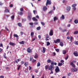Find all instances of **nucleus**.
<instances>
[{
	"instance_id": "nucleus-1",
	"label": "nucleus",
	"mask_w": 78,
	"mask_h": 78,
	"mask_svg": "<svg viewBox=\"0 0 78 78\" xmlns=\"http://www.w3.org/2000/svg\"><path fill=\"white\" fill-rule=\"evenodd\" d=\"M70 66H71L73 67L74 68V72H77V70H78V69L75 68V67H76V66L75 65V64H74L73 62H71L70 63Z\"/></svg>"
},
{
	"instance_id": "nucleus-2",
	"label": "nucleus",
	"mask_w": 78,
	"mask_h": 78,
	"mask_svg": "<svg viewBox=\"0 0 78 78\" xmlns=\"http://www.w3.org/2000/svg\"><path fill=\"white\" fill-rule=\"evenodd\" d=\"M56 73H59V72L60 71V69L59 68V67L57 66L55 69Z\"/></svg>"
},
{
	"instance_id": "nucleus-3",
	"label": "nucleus",
	"mask_w": 78,
	"mask_h": 78,
	"mask_svg": "<svg viewBox=\"0 0 78 78\" xmlns=\"http://www.w3.org/2000/svg\"><path fill=\"white\" fill-rule=\"evenodd\" d=\"M51 1L49 0H47V2L46 3V6H47L48 5H51Z\"/></svg>"
},
{
	"instance_id": "nucleus-4",
	"label": "nucleus",
	"mask_w": 78,
	"mask_h": 78,
	"mask_svg": "<svg viewBox=\"0 0 78 78\" xmlns=\"http://www.w3.org/2000/svg\"><path fill=\"white\" fill-rule=\"evenodd\" d=\"M54 42L55 44H57V43H59L61 42V40L59 39H57L56 40H54Z\"/></svg>"
},
{
	"instance_id": "nucleus-5",
	"label": "nucleus",
	"mask_w": 78,
	"mask_h": 78,
	"mask_svg": "<svg viewBox=\"0 0 78 78\" xmlns=\"http://www.w3.org/2000/svg\"><path fill=\"white\" fill-rule=\"evenodd\" d=\"M49 35L50 36H53V30H51L49 33Z\"/></svg>"
},
{
	"instance_id": "nucleus-6",
	"label": "nucleus",
	"mask_w": 78,
	"mask_h": 78,
	"mask_svg": "<svg viewBox=\"0 0 78 78\" xmlns=\"http://www.w3.org/2000/svg\"><path fill=\"white\" fill-rule=\"evenodd\" d=\"M27 51L28 53H31L32 52V50L30 49V47H28V49H27Z\"/></svg>"
},
{
	"instance_id": "nucleus-7",
	"label": "nucleus",
	"mask_w": 78,
	"mask_h": 78,
	"mask_svg": "<svg viewBox=\"0 0 78 78\" xmlns=\"http://www.w3.org/2000/svg\"><path fill=\"white\" fill-rule=\"evenodd\" d=\"M73 54L75 56H78V52L77 51H74Z\"/></svg>"
},
{
	"instance_id": "nucleus-8",
	"label": "nucleus",
	"mask_w": 78,
	"mask_h": 78,
	"mask_svg": "<svg viewBox=\"0 0 78 78\" xmlns=\"http://www.w3.org/2000/svg\"><path fill=\"white\" fill-rule=\"evenodd\" d=\"M53 65H50L49 66V68L48 69V70H51V69H53Z\"/></svg>"
},
{
	"instance_id": "nucleus-9",
	"label": "nucleus",
	"mask_w": 78,
	"mask_h": 78,
	"mask_svg": "<svg viewBox=\"0 0 78 78\" xmlns=\"http://www.w3.org/2000/svg\"><path fill=\"white\" fill-rule=\"evenodd\" d=\"M9 45H12V46H14V45H15V43H12L11 41H10L9 43Z\"/></svg>"
},
{
	"instance_id": "nucleus-10",
	"label": "nucleus",
	"mask_w": 78,
	"mask_h": 78,
	"mask_svg": "<svg viewBox=\"0 0 78 78\" xmlns=\"http://www.w3.org/2000/svg\"><path fill=\"white\" fill-rule=\"evenodd\" d=\"M37 57H38V55H37V53H36L35 54V55L34 56V58L35 59H37Z\"/></svg>"
},
{
	"instance_id": "nucleus-11",
	"label": "nucleus",
	"mask_w": 78,
	"mask_h": 78,
	"mask_svg": "<svg viewBox=\"0 0 78 78\" xmlns=\"http://www.w3.org/2000/svg\"><path fill=\"white\" fill-rule=\"evenodd\" d=\"M19 43L20 44H22L23 45V44H25V41H21L19 42Z\"/></svg>"
},
{
	"instance_id": "nucleus-12",
	"label": "nucleus",
	"mask_w": 78,
	"mask_h": 78,
	"mask_svg": "<svg viewBox=\"0 0 78 78\" xmlns=\"http://www.w3.org/2000/svg\"><path fill=\"white\" fill-rule=\"evenodd\" d=\"M32 20L34 21H36L37 22V21H38V20H37L36 19L35 17H34L33 18Z\"/></svg>"
},
{
	"instance_id": "nucleus-13",
	"label": "nucleus",
	"mask_w": 78,
	"mask_h": 78,
	"mask_svg": "<svg viewBox=\"0 0 78 78\" xmlns=\"http://www.w3.org/2000/svg\"><path fill=\"white\" fill-rule=\"evenodd\" d=\"M45 69L46 70L48 69L49 68V65H48L45 66Z\"/></svg>"
},
{
	"instance_id": "nucleus-14",
	"label": "nucleus",
	"mask_w": 78,
	"mask_h": 78,
	"mask_svg": "<svg viewBox=\"0 0 78 78\" xmlns=\"http://www.w3.org/2000/svg\"><path fill=\"white\" fill-rule=\"evenodd\" d=\"M45 52V48L44 47L43 48V50H42V52L43 53H44Z\"/></svg>"
},
{
	"instance_id": "nucleus-15",
	"label": "nucleus",
	"mask_w": 78,
	"mask_h": 78,
	"mask_svg": "<svg viewBox=\"0 0 78 78\" xmlns=\"http://www.w3.org/2000/svg\"><path fill=\"white\" fill-rule=\"evenodd\" d=\"M43 11H46V10L47 9V7L45 6H44L43 8Z\"/></svg>"
},
{
	"instance_id": "nucleus-16",
	"label": "nucleus",
	"mask_w": 78,
	"mask_h": 78,
	"mask_svg": "<svg viewBox=\"0 0 78 78\" xmlns=\"http://www.w3.org/2000/svg\"><path fill=\"white\" fill-rule=\"evenodd\" d=\"M67 53V51L66 50H63L62 51V53L63 54H64V55H65V54H66Z\"/></svg>"
},
{
	"instance_id": "nucleus-17",
	"label": "nucleus",
	"mask_w": 78,
	"mask_h": 78,
	"mask_svg": "<svg viewBox=\"0 0 78 78\" xmlns=\"http://www.w3.org/2000/svg\"><path fill=\"white\" fill-rule=\"evenodd\" d=\"M60 46L62 47L64 45V44L62 42H60Z\"/></svg>"
},
{
	"instance_id": "nucleus-18",
	"label": "nucleus",
	"mask_w": 78,
	"mask_h": 78,
	"mask_svg": "<svg viewBox=\"0 0 78 78\" xmlns=\"http://www.w3.org/2000/svg\"><path fill=\"white\" fill-rule=\"evenodd\" d=\"M58 19V18H57L56 16L54 17V21H55V20H57Z\"/></svg>"
},
{
	"instance_id": "nucleus-19",
	"label": "nucleus",
	"mask_w": 78,
	"mask_h": 78,
	"mask_svg": "<svg viewBox=\"0 0 78 78\" xmlns=\"http://www.w3.org/2000/svg\"><path fill=\"white\" fill-rule=\"evenodd\" d=\"M5 12H9V10L8 9H6L4 11Z\"/></svg>"
},
{
	"instance_id": "nucleus-20",
	"label": "nucleus",
	"mask_w": 78,
	"mask_h": 78,
	"mask_svg": "<svg viewBox=\"0 0 78 78\" xmlns=\"http://www.w3.org/2000/svg\"><path fill=\"white\" fill-rule=\"evenodd\" d=\"M15 17V16L14 15H13L11 17V18L12 19V20H13L14 19V18Z\"/></svg>"
},
{
	"instance_id": "nucleus-21",
	"label": "nucleus",
	"mask_w": 78,
	"mask_h": 78,
	"mask_svg": "<svg viewBox=\"0 0 78 78\" xmlns=\"http://www.w3.org/2000/svg\"><path fill=\"white\" fill-rule=\"evenodd\" d=\"M18 25L19 26V27H21L22 26V24L20 23H17Z\"/></svg>"
},
{
	"instance_id": "nucleus-22",
	"label": "nucleus",
	"mask_w": 78,
	"mask_h": 78,
	"mask_svg": "<svg viewBox=\"0 0 78 78\" xmlns=\"http://www.w3.org/2000/svg\"><path fill=\"white\" fill-rule=\"evenodd\" d=\"M71 9V8L70 6H68L67 8V11H70Z\"/></svg>"
},
{
	"instance_id": "nucleus-23",
	"label": "nucleus",
	"mask_w": 78,
	"mask_h": 78,
	"mask_svg": "<svg viewBox=\"0 0 78 78\" xmlns=\"http://www.w3.org/2000/svg\"><path fill=\"white\" fill-rule=\"evenodd\" d=\"M61 19H65L64 15H62V16L61 17Z\"/></svg>"
},
{
	"instance_id": "nucleus-24",
	"label": "nucleus",
	"mask_w": 78,
	"mask_h": 78,
	"mask_svg": "<svg viewBox=\"0 0 78 78\" xmlns=\"http://www.w3.org/2000/svg\"><path fill=\"white\" fill-rule=\"evenodd\" d=\"M30 35L32 37H33V36H34V32H31L30 34Z\"/></svg>"
},
{
	"instance_id": "nucleus-25",
	"label": "nucleus",
	"mask_w": 78,
	"mask_h": 78,
	"mask_svg": "<svg viewBox=\"0 0 78 78\" xmlns=\"http://www.w3.org/2000/svg\"><path fill=\"white\" fill-rule=\"evenodd\" d=\"M46 43H47V44H46L47 46H48V45H50V43L48 41L46 42Z\"/></svg>"
},
{
	"instance_id": "nucleus-26",
	"label": "nucleus",
	"mask_w": 78,
	"mask_h": 78,
	"mask_svg": "<svg viewBox=\"0 0 78 78\" xmlns=\"http://www.w3.org/2000/svg\"><path fill=\"white\" fill-rule=\"evenodd\" d=\"M3 56L4 58H5V59H7V57H6V53H4V54L3 55Z\"/></svg>"
},
{
	"instance_id": "nucleus-27",
	"label": "nucleus",
	"mask_w": 78,
	"mask_h": 78,
	"mask_svg": "<svg viewBox=\"0 0 78 78\" xmlns=\"http://www.w3.org/2000/svg\"><path fill=\"white\" fill-rule=\"evenodd\" d=\"M13 36H14V37H19V36L17 34H14L13 35Z\"/></svg>"
},
{
	"instance_id": "nucleus-28",
	"label": "nucleus",
	"mask_w": 78,
	"mask_h": 78,
	"mask_svg": "<svg viewBox=\"0 0 78 78\" xmlns=\"http://www.w3.org/2000/svg\"><path fill=\"white\" fill-rule=\"evenodd\" d=\"M37 67H39V66H41V63H40V62H38L37 63Z\"/></svg>"
},
{
	"instance_id": "nucleus-29",
	"label": "nucleus",
	"mask_w": 78,
	"mask_h": 78,
	"mask_svg": "<svg viewBox=\"0 0 78 78\" xmlns=\"http://www.w3.org/2000/svg\"><path fill=\"white\" fill-rule=\"evenodd\" d=\"M51 64L52 66H54V62H53V61H51Z\"/></svg>"
},
{
	"instance_id": "nucleus-30",
	"label": "nucleus",
	"mask_w": 78,
	"mask_h": 78,
	"mask_svg": "<svg viewBox=\"0 0 78 78\" xmlns=\"http://www.w3.org/2000/svg\"><path fill=\"white\" fill-rule=\"evenodd\" d=\"M62 63H58V66H62Z\"/></svg>"
},
{
	"instance_id": "nucleus-31",
	"label": "nucleus",
	"mask_w": 78,
	"mask_h": 78,
	"mask_svg": "<svg viewBox=\"0 0 78 78\" xmlns=\"http://www.w3.org/2000/svg\"><path fill=\"white\" fill-rule=\"evenodd\" d=\"M76 6V4H73L72 5V7H73V8H75V6Z\"/></svg>"
},
{
	"instance_id": "nucleus-32",
	"label": "nucleus",
	"mask_w": 78,
	"mask_h": 78,
	"mask_svg": "<svg viewBox=\"0 0 78 78\" xmlns=\"http://www.w3.org/2000/svg\"><path fill=\"white\" fill-rule=\"evenodd\" d=\"M28 62H26L24 64V66H26V67H27V66L28 65Z\"/></svg>"
},
{
	"instance_id": "nucleus-33",
	"label": "nucleus",
	"mask_w": 78,
	"mask_h": 78,
	"mask_svg": "<svg viewBox=\"0 0 78 78\" xmlns=\"http://www.w3.org/2000/svg\"><path fill=\"white\" fill-rule=\"evenodd\" d=\"M18 14H19V15H20L21 16H22L23 14V12H20L18 13Z\"/></svg>"
},
{
	"instance_id": "nucleus-34",
	"label": "nucleus",
	"mask_w": 78,
	"mask_h": 78,
	"mask_svg": "<svg viewBox=\"0 0 78 78\" xmlns=\"http://www.w3.org/2000/svg\"><path fill=\"white\" fill-rule=\"evenodd\" d=\"M74 22L75 23H78V20H76L74 21Z\"/></svg>"
},
{
	"instance_id": "nucleus-35",
	"label": "nucleus",
	"mask_w": 78,
	"mask_h": 78,
	"mask_svg": "<svg viewBox=\"0 0 78 78\" xmlns=\"http://www.w3.org/2000/svg\"><path fill=\"white\" fill-rule=\"evenodd\" d=\"M78 34V31H76L74 32V34Z\"/></svg>"
},
{
	"instance_id": "nucleus-36",
	"label": "nucleus",
	"mask_w": 78,
	"mask_h": 78,
	"mask_svg": "<svg viewBox=\"0 0 78 78\" xmlns=\"http://www.w3.org/2000/svg\"><path fill=\"white\" fill-rule=\"evenodd\" d=\"M37 30H41V27H38L37 28Z\"/></svg>"
},
{
	"instance_id": "nucleus-37",
	"label": "nucleus",
	"mask_w": 78,
	"mask_h": 78,
	"mask_svg": "<svg viewBox=\"0 0 78 78\" xmlns=\"http://www.w3.org/2000/svg\"><path fill=\"white\" fill-rule=\"evenodd\" d=\"M33 12L34 14H37V11L36 10H33Z\"/></svg>"
},
{
	"instance_id": "nucleus-38",
	"label": "nucleus",
	"mask_w": 78,
	"mask_h": 78,
	"mask_svg": "<svg viewBox=\"0 0 78 78\" xmlns=\"http://www.w3.org/2000/svg\"><path fill=\"white\" fill-rule=\"evenodd\" d=\"M41 25H43V26H44V25H45V23L41 21Z\"/></svg>"
},
{
	"instance_id": "nucleus-39",
	"label": "nucleus",
	"mask_w": 78,
	"mask_h": 78,
	"mask_svg": "<svg viewBox=\"0 0 78 78\" xmlns=\"http://www.w3.org/2000/svg\"><path fill=\"white\" fill-rule=\"evenodd\" d=\"M51 60L49 59L47 60V62H48V63H50L51 62Z\"/></svg>"
},
{
	"instance_id": "nucleus-40",
	"label": "nucleus",
	"mask_w": 78,
	"mask_h": 78,
	"mask_svg": "<svg viewBox=\"0 0 78 78\" xmlns=\"http://www.w3.org/2000/svg\"><path fill=\"white\" fill-rule=\"evenodd\" d=\"M33 57L30 56V61H32L33 60Z\"/></svg>"
},
{
	"instance_id": "nucleus-41",
	"label": "nucleus",
	"mask_w": 78,
	"mask_h": 78,
	"mask_svg": "<svg viewBox=\"0 0 78 78\" xmlns=\"http://www.w3.org/2000/svg\"><path fill=\"white\" fill-rule=\"evenodd\" d=\"M74 68H72L71 69V72H74Z\"/></svg>"
},
{
	"instance_id": "nucleus-42",
	"label": "nucleus",
	"mask_w": 78,
	"mask_h": 78,
	"mask_svg": "<svg viewBox=\"0 0 78 78\" xmlns=\"http://www.w3.org/2000/svg\"><path fill=\"white\" fill-rule=\"evenodd\" d=\"M74 43L75 45H78V41H75Z\"/></svg>"
},
{
	"instance_id": "nucleus-43",
	"label": "nucleus",
	"mask_w": 78,
	"mask_h": 78,
	"mask_svg": "<svg viewBox=\"0 0 78 78\" xmlns=\"http://www.w3.org/2000/svg\"><path fill=\"white\" fill-rule=\"evenodd\" d=\"M65 31H66V29H64L63 30H62V32H65Z\"/></svg>"
},
{
	"instance_id": "nucleus-44",
	"label": "nucleus",
	"mask_w": 78,
	"mask_h": 78,
	"mask_svg": "<svg viewBox=\"0 0 78 78\" xmlns=\"http://www.w3.org/2000/svg\"><path fill=\"white\" fill-rule=\"evenodd\" d=\"M68 58H69V55H67L66 57L65 58V59L66 60H67L68 59Z\"/></svg>"
},
{
	"instance_id": "nucleus-45",
	"label": "nucleus",
	"mask_w": 78,
	"mask_h": 78,
	"mask_svg": "<svg viewBox=\"0 0 78 78\" xmlns=\"http://www.w3.org/2000/svg\"><path fill=\"white\" fill-rule=\"evenodd\" d=\"M20 65H19L18 66V68H17V69L18 70H19V69H20Z\"/></svg>"
},
{
	"instance_id": "nucleus-46",
	"label": "nucleus",
	"mask_w": 78,
	"mask_h": 78,
	"mask_svg": "<svg viewBox=\"0 0 78 78\" xmlns=\"http://www.w3.org/2000/svg\"><path fill=\"white\" fill-rule=\"evenodd\" d=\"M55 51L58 52L59 51V49H55Z\"/></svg>"
},
{
	"instance_id": "nucleus-47",
	"label": "nucleus",
	"mask_w": 78,
	"mask_h": 78,
	"mask_svg": "<svg viewBox=\"0 0 78 78\" xmlns=\"http://www.w3.org/2000/svg\"><path fill=\"white\" fill-rule=\"evenodd\" d=\"M36 60H34V59H33L32 61V62H33V63L34 62H36Z\"/></svg>"
},
{
	"instance_id": "nucleus-48",
	"label": "nucleus",
	"mask_w": 78,
	"mask_h": 78,
	"mask_svg": "<svg viewBox=\"0 0 78 78\" xmlns=\"http://www.w3.org/2000/svg\"><path fill=\"white\" fill-rule=\"evenodd\" d=\"M14 64H16V63H18V62H17V61L16 60H15L14 61Z\"/></svg>"
},
{
	"instance_id": "nucleus-49",
	"label": "nucleus",
	"mask_w": 78,
	"mask_h": 78,
	"mask_svg": "<svg viewBox=\"0 0 78 78\" xmlns=\"http://www.w3.org/2000/svg\"><path fill=\"white\" fill-rule=\"evenodd\" d=\"M0 47H3V44H2V43L0 44Z\"/></svg>"
},
{
	"instance_id": "nucleus-50",
	"label": "nucleus",
	"mask_w": 78,
	"mask_h": 78,
	"mask_svg": "<svg viewBox=\"0 0 78 78\" xmlns=\"http://www.w3.org/2000/svg\"><path fill=\"white\" fill-rule=\"evenodd\" d=\"M5 29L7 31H8V32H9V30H8V29L7 27H5Z\"/></svg>"
},
{
	"instance_id": "nucleus-51",
	"label": "nucleus",
	"mask_w": 78,
	"mask_h": 78,
	"mask_svg": "<svg viewBox=\"0 0 78 78\" xmlns=\"http://www.w3.org/2000/svg\"><path fill=\"white\" fill-rule=\"evenodd\" d=\"M46 38H49V35H48V34H46Z\"/></svg>"
},
{
	"instance_id": "nucleus-52",
	"label": "nucleus",
	"mask_w": 78,
	"mask_h": 78,
	"mask_svg": "<svg viewBox=\"0 0 78 78\" xmlns=\"http://www.w3.org/2000/svg\"><path fill=\"white\" fill-rule=\"evenodd\" d=\"M68 76H70L71 75V73H68Z\"/></svg>"
},
{
	"instance_id": "nucleus-53",
	"label": "nucleus",
	"mask_w": 78,
	"mask_h": 78,
	"mask_svg": "<svg viewBox=\"0 0 78 78\" xmlns=\"http://www.w3.org/2000/svg\"><path fill=\"white\" fill-rule=\"evenodd\" d=\"M38 38L39 39H41V35H38Z\"/></svg>"
},
{
	"instance_id": "nucleus-54",
	"label": "nucleus",
	"mask_w": 78,
	"mask_h": 78,
	"mask_svg": "<svg viewBox=\"0 0 78 78\" xmlns=\"http://www.w3.org/2000/svg\"><path fill=\"white\" fill-rule=\"evenodd\" d=\"M21 64L22 65L25 63V62H24L23 61H22L21 62Z\"/></svg>"
},
{
	"instance_id": "nucleus-55",
	"label": "nucleus",
	"mask_w": 78,
	"mask_h": 78,
	"mask_svg": "<svg viewBox=\"0 0 78 78\" xmlns=\"http://www.w3.org/2000/svg\"><path fill=\"white\" fill-rule=\"evenodd\" d=\"M36 40V38H34L33 39H32V41H34Z\"/></svg>"
},
{
	"instance_id": "nucleus-56",
	"label": "nucleus",
	"mask_w": 78,
	"mask_h": 78,
	"mask_svg": "<svg viewBox=\"0 0 78 78\" xmlns=\"http://www.w3.org/2000/svg\"><path fill=\"white\" fill-rule=\"evenodd\" d=\"M70 39L71 41H72V39H73V37H71L70 38Z\"/></svg>"
},
{
	"instance_id": "nucleus-57",
	"label": "nucleus",
	"mask_w": 78,
	"mask_h": 78,
	"mask_svg": "<svg viewBox=\"0 0 78 78\" xmlns=\"http://www.w3.org/2000/svg\"><path fill=\"white\" fill-rule=\"evenodd\" d=\"M18 62H19V61H21V59L19 58L17 60Z\"/></svg>"
},
{
	"instance_id": "nucleus-58",
	"label": "nucleus",
	"mask_w": 78,
	"mask_h": 78,
	"mask_svg": "<svg viewBox=\"0 0 78 78\" xmlns=\"http://www.w3.org/2000/svg\"><path fill=\"white\" fill-rule=\"evenodd\" d=\"M34 25H36L38 24V23L37 22H35L34 23Z\"/></svg>"
},
{
	"instance_id": "nucleus-59",
	"label": "nucleus",
	"mask_w": 78,
	"mask_h": 78,
	"mask_svg": "<svg viewBox=\"0 0 78 78\" xmlns=\"http://www.w3.org/2000/svg\"><path fill=\"white\" fill-rule=\"evenodd\" d=\"M10 8H12L13 7V5H12V4H11L10 5Z\"/></svg>"
},
{
	"instance_id": "nucleus-60",
	"label": "nucleus",
	"mask_w": 78,
	"mask_h": 78,
	"mask_svg": "<svg viewBox=\"0 0 78 78\" xmlns=\"http://www.w3.org/2000/svg\"><path fill=\"white\" fill-rule=\"evenodd\" d=\"M29 24L30 25H33V23H29Z\"/></svg>"
},
{
	"instance_id": "nucleus-61",
	"label": "nucleus",
	"mask_w": 78,
	"mask_h": 78,
	"mask_svg": "<svg viewBox=\"0 0 78 78\" xmlns=\"http://www.w3.org/2000/svg\"><path fill=\"white\" fill-rule=\"evenodd\" d=\"M61 62H62V63H63V62H64V60H62L61 61Z\"/></svg>"
},
{
	"instance_id": "nucleus-62",
	"label": "nucleus",
	"mask_w": 78,
	"mask_h": 78,
	"mask_svg": "<svg viewBox=\"0 0 78 78\" xmlns=\"http://www.w3.org/2000/svg\"><path fill=\"white\" fill-rule=\"evenodd\" d=\"M20 11H23V8H20Z\"/></svg>"
},
{
	"instance_id": "nucleus-63",
	"label": "nucleus",
	"mask_w": 78,
	"mask_h": 78,
	"mask_svg": "<svg viewBox=\"0 0 78 78\" xmlns=\"http://www.w3.org/2000/svg\"><path fill=\"white\" fill-rule=\"evenodd\" d=\"M28 18L29 20H31V18H30V16H28Z\"/></svg>"
},
{
	"instance_id": "nucleus-64",
	"label": "nucleus",
	"mask_w": 78,
	"mask_h": 78,
	"mask_svg": "<svg viewBox=\"0 0 78 78\" xmlns=\"http://www.w3.org/2000/svg\"><path fill=\"white\" fill-rule=\"evenodd\" d=\"M0 78H4V76H0Z\"/></svg>"
}]
</instances>
